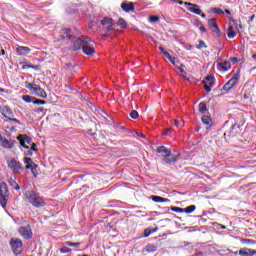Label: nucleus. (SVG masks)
I'll return each instance as SVG.
<instances>
[{"label": "nucleus", "mask_w": 256, "mask_h": 256, "mask_svg": "<svg viewBox=\"0 0 256 256\" xmlns=\"http://www.w3.org/2000/svg\"><path fill=\"white\" fill-rule=\"evenodd\" d=\"M0 145L4 149H13V147H15V141L8 140L7 138L3 137V135H1L0 133Z\"/></svg>", "instance_id": "9"}, {"label": "nucleus", "mask_w": 256, "mask_h": 256, "mask_svg": "<svg viewBox=\"0 0 256 256\" xmlns=\"http://www.w3.org/2000/svg\"><path fill=\"white\" fill-rule=\"evenodd\" d=\"M199 30L201 33H207V28H205V26H200Z\"/></svg>", "instance_id": "54"}, {"label": "nucleus", "mask_w": 256, "mask_h": 256, "mask_svg": "<svg viewBox=\"0 0 256 256\" xmlns=\"http://www.w3.org/2000/svg\"><path fill=\"white\" fill-rule=\"evenodd\" d=\"M23 71L27 69H34V71H41V65L24 64L22 66Z\"/></svg>", "instance_id": "22"}, {"label": "nucleus", "mask_w": 256, "mask_h": 256, "mask_svg": "<svg viewBox=\"0 0 256 256\" xmlns=\"http://www.w3.org/2000/svg\"><path fill=\"white\" fill-rule=\"evenodd\" d=\"M121 8L125 11V13H131V11H135V4L133 2L121 4Z\"/></svg>", "instance_id": "16"}, {"label": "nucleus", "mask_w": 256, "mask_h": 256, "mask_svg": "<svg viewBox=\"0 0 256 256\" xmlns=\"http://www.w3.org/2000/svg\"><path fill=\"white\" fill-rule=\"evenodd\" d=\"M202 123L206 125V129H211V127H213V119L211 118V116H203Z\"/></svg>", "instance_id": "17"}, {"label": "nucleus", "mask_w": 256, "mask_h": 256, "mask_svg": "<svg viewBox=\"0 0 256 256\" xmlns=\"http://www.w3.org/2000/svg\"><path fill=\"white\" fill-rule=\"evenodd\" d=\"M198 110H199V113L201 114L205 113V111H207V103L200 102L198 105Z\"/></svg>", "instance_id": "31"}, {"label": "nucleus", "mask_w": 256, "mask_h": 256, "mask_svg": "<svg viewBox=\"0 0 256 256\" xmlns=\"http://www.w3.org/2000/svg\"><path fill=\"white\" fill-rule=\"evenodd\" d=\"M25 143L31 145V137L27 136L26 134L23 135Z\"/></svg>", "instance_id": "47"}, {"label": "nucleus", "mask_w": 256, "mask_h": 256, "mask_svg": "<svg viewBox=\"0 0 256 256\" xmlns=\"http://www.w3.org/2000/svg\"><path fill=\"white\" fill-rule=\"evenodd\" d=\"M24 163H25V165H33L34 164L33 159H31L29 157L24 158Z\"/></svg>", "instance_id": "45"}, {"label": "nucleus", "mask_w": 256, "mask_h": 256, "mask_svg": "<svg viewBox=\"0 0 256 256\" xmlns=\"http://www.w3.org/2000/svg\"><path fill=\"white\" fill-rule=\"evenodd\" d=\"M10 247L14 255H21L23 253V241L19 238H11Z\"/></svg>", "instance_id": "4"}, {"label": "nucleus", "mask_w": 256, "mask_h": 256, "mask_svg": "<svg viewBox=\"0 0 256 256\" xmlns=\"http://www.w3.org/2000/svg\"><path fill=\"white\" fill-rule=\"evenodd\" d=\"M24 197L32 207H35V209H43V207L47 206L45 198L39 196L35 190H27L24 193Z\"/></svg>", "instance_id": "2"}, {"label": "nucleus", "mask_w": 256, "mask_h": 256, "mask_svg": "<svg viewBox=\"0 0 256 256\" xmlns=\"http://www.w3.org/2000/svg\"><path fill=\"white\" fill-rule=\"evenodd\" d=\"M158 229H159V228H154V229L146 228V229L144 230V237H149V236L152 235V233H157V230H158Z\"/></svg>", "instance_id": "30"}, {"label": "nucleus", "mask_w": 256, "mask_h": 256, "mask_svg": "<svg viewBox=\"0 0 256 256\" xmlns=\"http://www.w3.org/2000/svg\"><path fill=\"white\" fill-rule=\"evenodd\" d=\"M208 25L210 29H212L213 33L217 35V37H221L223 35L221 29H219V25L217 24V20L215 18L209 19Z\"/></svg>", "instance_id": "8"}, {"label": "nucleus", "mask_w": 256, "mask_h": 256, "mask_svg": "<svg viewBox=\"0 0 256 256\" xmlns=\"http://www.w3.org/2000/svg\"><path fill=\"white\" fill-rule=\"evenodd\" d=\"M230 59L233 61V63H239V60L237 58H235V57H232Z\"/></svg>", "instance_id": "58"}, {"label": "nucleus", "mask_w": 256, "mask_h": 256, "mask_svg": "<svg viewBox=\"0 0 256 256\" xmlns=\"http://www.w3.org/2000/svg\"><path fill=\"white\" fill-rule=\"evenodd\" d=\"M22 100H23L25 103H33V101H35V97L30 96V95H24V96L22 97Z\"/></svg>", "instance_id": "32"}, {"label": "nucleus", "mask_w": 256, "mask_h": 256, "mask_svg": "<svg viewBox=\"0 0 256 256\" xmlns=\"http://www.w3.org/2000/svg\"><path fill=\"white\" fill-rule=\"evenodd\" d=\"M196 49H207V44H205V41L199 40V44L196 46Z\"/></svg>", "instance_id": "37"}, {"label": "nucleus", "mask_w": 256, "mask_h": 256, "mask_svg": "<svg viewBox=\"0 0 256 256\" xmlns=\"http://www.w3.org/2000/svg\"><path fill=\"white\" fill-rule=\"evenodd\" d=\"M218 66L221 67L223 71H229V69H231V64H229L227 61L219 63Z\"/></svg>", "instance_id": "29"}, {"label": "nucleus", "mask_w": 256, "mask_h": 256, "mask_svg": "<svg viewBox=\"0 0 256 256\" xmlns=\"http://www.w3.org/2000/svg\"><path fill=\"white\" fill-rule=\"evenodd\" d=\"M130 117H131V119H138V117H139V112H137L136 110H132V111L130 112Z\"/></svg>", "instance_id": "42"}, {"label": "nucleus", "mask_w": 256, "mask_h": 256, "mask_svg": "<svg viewBox=\"0 0 256 256\" xmlns=\"http://www.w3.org/2000/svg\"><path fill=\"white\" fill-rule=\"evenodd\" d=\"M16 51L18 55H29V53H31V48L27 46H18Z\"/></svg>", "instance_id": "19"}, {"label": "nucleus", "mask_w": 256, "mask_h": 256, "mask_svg": "<svg viewBox=\"0 0 256 256\" xmlns=\"http://www.w3.org/2000/svg\"><path fill=\"white\" fill-rule=\"evenodd\" d=\"M9 201V186L5 182L0 183V204L5 209Z\"/></svg>", "instance_id": "3"}, {"label": "nucleus", "mask_w": 256, "mask_h": 256, "mask_svg": "<svg viewBox=\"0 0 256 256\" xmlns=\"http://www.w3.org/2000/svg\"><path fill=\"white\" fill-rule=\"evenodd\" d=\"M184 5L190 7L188 8V11H190V13H194L195 15H201V13H203V10H201V8H199V5L197 4L185 2Z\"/></svg>", "instance_id": "12"}, {"label": "nucleus", "mask_w": 256, "mask_h": 256, "mask_svg": "<svg viewBox=\"0 0 256 256\" xmlns=\"http://www.w3.org/2000/svg\"><path fill=\"white\" fill-rule=\"evenodd\" d=\"M10 123H16L17 125H21V121H19L17 118H11L8 120Z\"/></svg>", "instance_id": "48"}, {"label": "nucleus", "mask_w": 256, "mask_h": 256, "mask_svg": "<svg viewBox=\"0 0 256 256\" xmlns=\"http://www.w3.org/2000/svg\"><path fill=\"white\" fill-rule=\"evenodd\" d=\"M183 65H181V67H180V69H179V71H180V73H185V69H183Z\"/></svg>", "instance_id": "62"}, {"label": "nucleus", "mask_w": 256, "mask_h": 256, "mask_svg": "<svg viewBox=\"0 0 256 256\" xmlns=\"http://www.w3.org/2000/svg\"><path fill=\"white\" fill-rule=\"evenodd\" d=\"M101 25H111L113 23V19L109 17H105L100 21Z\"/></svg>", "instance_id": "33"}, {"label": "nucleus", "mask_w": 256, "mask_h": 256, "mask_svg": "<svg viewBox=\"0 0 256 256\" xmlns=\"http://www.w3.org/2000/svg\"><path fill=\"white\" fill-rule=\"evenodd\" d=\"M241 243L243 245H255V241L251 240V239H242Z\"/></svg>", "instance_id": "38"}, {"label": "nucleus", "mask_w": 256, "mask_h": 256, "mask_svg": "<svg viewBox=\"0 0 256 256\" xmlns=\"http://www.w3.org/2000/svg\"><path fill=\"white\" fill-rule=\"evenodd\" d=\"M238 255L240 256H253L256 255V250L250 248H242L239 250Z\"/></svg>", "instance_id": "15"}, {"label": "nucleus", "mask_w": 256, "mask_h": 256, "mask_svg": "<svg viewBox=\"0 0 256 256\" xmlns=\"http://www.w3.org/2000/svg\"><path fill=\"white\" fill-rule=\"evenodd\" d=\"M32 151H38L37 150V144L32 143V147L30 148Z\"/></svg>", "instance_id": "55"}, {"label": "nucleus", "mask_w": 256, "mask_h": 256, "mask_svg": "<svg viewBox=\"0 0 256 256\" xmlns=\"http://www.w3.org/2000/svg\"><path fill=\"white\" fill-rule=\"evenodd\" d=\"M171 211H174V213H184V209L183 208H179L177 206L171 207Z\"/></svg>", "instance_id": "41"}, {"label": "nucleus", "mask_w": 256, "mask_h": 256, "mask_svg": "<svg viewBox=\"0 0 256 256\" xmlns=\"http://www.w3.org/2000/svg\"><path fill=\"white\" fill-rule=\"evenodd\" d=\"M241 133V126L237 123L233 124L231 128L224 133V136L227 135L230 139L237 137Z\"/></svg>", "instance_id": "7"}, {"label": "nucleus", "mask_w": 256, "mask_h": 256, "mask_svg": "<svg viewBox=\"0 0 256 256\" xmlns=\"http://www.w3.org/2000/svg\"><path fill=\"white\" fill-rule=\"evenodd\" d=\"M18 231L23 239H31L33 237V232L29 227H20Z\"/></svg>", "instance_id": "11"}, {"label": "nucleus", "mask_w": 256, "mask_h": 256, "mask_svg": "<svg viewBox=\"0 0 256 256\" xmlns=\"http://www.w3.org/2000/svg\"><path fill=\"white\" fill-rule=\"evenodd\" d=\"M149 21H150V23H158L159 16H150Z\"/></svg>", "instance_id": "44"}, {"label": "nucleus", "mask_w": 256, "mask_h": 256, "mask_svg": "<svg viewBox=\"0 0 256 256\" xmlns=\"http://www.w3.org/2000/svg\"><path fill=\"white\" fill-rule=\"evenodd\" d=\"M138 137H142V139H145V135H143L142 133H137Z\"/></svg>", "instance_id": "63"}, {"label": "nucleus", "mask_w": 256, "mask_h": 256, "mask_svg": "<svg viewBox=\"0 0 256 256\" xmlns=\"http://www.w3.org/2000/svg\"><path fill=\"white\" fill-rule=\"evenodd\" d=\"M26 87L31 91L32 95H36L37 91H39V88L41 86L37 84L29 83Z\"/></svg>", "instance_id": "21"}, {"label": "nucleus", "mask_w": 256, "mask_h": 256, "mask_svg": "<svg viewBox=\"0 0 256 256\" xmlns=\"http://www.w3.org/2000/svg\"><path fill=\"white\" fill-rule=\"evenodd\" d=\"M0 113L9 121L11 118L15 117V114L13 113V110L9 106H3L0 108Z\"/></svg>", "instance_id": "10"}, {"label": "nucleus", "mask_w": 256, "mask_h": 256, "mask_svg": "<svg viewBox=\"0 0 256 256\" xmlns=\"http://www.w3.org/2000/svg\"><path fill=\"white\" fill-rule=\"evenodd\" d=\"M63 36H61V39H72L73 35H71L70 28H64L62 29Z\"/></svg>", "instance_id": "23"}, {"label": "nucleus", "mask_w": 256, "mask_h": 256, "mask_svg": "<svg viewBox=\"0 0 256 256\" xmlns=\"http://www.w3.org/2000/svg\"><path fill=\"white\" fill-rule=\"evenodd\" d=\"M34 111H35V113H43L44 108L43 107L35 108Z\"/></svg>", "instance_id": "53"}, {"label": "nucleus", "mask_w": 256, "mask_h": 256, "mask_svg": "<svg viewBox=\"0 0 256 256\" xmlns=\"http://www.w3.org/2000/svg\"><path fill=\"white\" fill-rule=\"evenodd\" d=\"M72 51H83L84 55L95 53V42L87 36H80L73 42Z\"/></svg>", "instance_id": "1"}, {"label": "nucleus", "mask_w": 256, "mask_h": 256, "mask_svg": "<svg viewBox=\"0 0 256 256\" xmlns=\"http://www.w3.org/2000/svg\"><path fill=\"white\" fill-rule=\"evenodd\" d=\"M65 245H67V247H80V246H81V243H80V242H76V243H73V242H65Z\"/></svg>", "instance_id": "39"}, {"label": "nucleus", "mask_w": 256, "mask_h": 256, "mask_svg": "<svg viewBox=\"0 0 256 256\" xmlns=\"http://www.w3.org/2000/svg\"><path fill=\"white\" fill-rule=\"evenodd\" d=\"M156 153H160L164 158L165 157H171V149L165 147V146H160L156 149Z\"/></svg>", "instance_id": "14"}, {"label": "nucleus", "mask_w": 256, "mask_h": 256, "mask_svg": "<svg viewBox=\"0 0 256 256\" xmlns=\"http://www.w3.org/2000/svg\"><path fill=\"white\" fill-rule=\"evenodd\" d=\"M243 99H244V101H247V99H249V94L248 93H244Z\"/></svg>", "instance_id": "57"}, {"label": "nucleus", "mask_w": 256, "mask_h": 256, "mask_svg": "<svg viewBox=\"0 0 256 256\" xmlns=\"http://www.w3.org/2000/svg\"><path fill=\"white\" fill-rule=\"evenodd\" d=\"M144 251H146V253H155V251H157V245L147 244L144 248Z\"/></svg>", "instance_id": "24"}, {"label": "nucleus", "mask_w": 256, "mask_h": 256, "mask_svg": "<svg viewBox=\"0 0 256 256\" xmlns=\"http://www.w3.org/2000/svg\"><path fill=\"white\" fill-rule=\"evenodd\" d=\"M61 253H71V248L64 246L60 249Z\"/></svg>", "instance_id": "46"}, {"label": "nucleus", "mask_w": 256, "mask_h": 256, "mask_svg": "<svg viewBox=\"0 0 256 256\" xmlns=\"http://www.w3.org/2000/svg\"><path fill=\"white\" fill-rule=\"evenodd\" d=\"M233 21V23H234V25L236 26V29H238V31H239V29H243V25L241 24V21H237V20H232Z\"/></svg>", "instance_id": "43"}, {"label": "nucleus", "mask_w": 256, "mask_h": 256, "mask_svg": "<svg viewBox=\"0 0 256 256\" xmlns=\"http://www.w3.org/2000/svg\"><path fill=\"white\" fill-rule=\"evenodd\" d=\"M26 169H33V164H28V165H26Z\"/></svg>", "instance_id": "59"}, {"label": "nucleus", "mask_w": 256, "mask_h": 256, "mask_svg": "<svg viewBox=\"0 0 256 256\" xmlns=\"http://www.w3.org/2000/svg\"><path fill=\"white\" fill-rule=\"evenodd\" d=\"M37 167H39V165H37V164H32V173H33V175H34V177H37V174H35V169H37Z\"/></svg>", "instance_id": "49"}, {"label": "nucleus", "mask_w": 256, "mask_h": 256, "mask_svg": "<svg viewBox=\"0 0 256 256\" xmlns=\"http://www.w3.org/2000/svg\"><path fill=\"white\" fill-rule=\"evenodd\" d=\"M179 154H173L170 157H165L162 159V163H165L166 165H175L177 163V159H179Z\"/></svg>", "instance_id": "13"}, {"label": "nucleus", "mask_w": 256, "mask_h": 256, "mask_svg": "<svg viewBox=\"0 0 256 256\" xmlns=\"http://www.w3.org/2000/svg\"><path fill=\"white\" fill-rule=\"evenodd\" d=\"M34 105H47V101L45 100H39V99H34L33 101Z\"/></svg>", "instance_id": "40"}, {"label": "nucleus", "mask_w": 256, "mask_h": 256, "mask_svg": "<svg viewBox=\"0 0 256 256\" xmlns=\"http://www.w3.org/2000/svg\"><path fill=\"white\" fill-rule=\"evenodd\" d=\"M174 127H179V121L178 120H174Z\"/></svg>", "instance_id": "61"}, {"label": "nucleus", "mask_w": 256, "mask_h": 256, "mask_svg": "<svg viewBox=\"0 0 256 256\" xmlns=\"http://www.w3.org/2000/svg\"><path fill=\"white\" fill-rule=\"evenodd\" d=\"M196 206L195 205H190L186 208H184V213H187L188 215L193 213V211H195Z\"/></svg>", "instance_id": "36"}, {"label": "nucleus", "mask_w": 256, "mask_h": 256, "mask_svg": "<svg viewBox=\"0 0 256 256\" xmlns=\"http://www.w3.org/2000/svg\"><path fill=\"white\" fill-rule=\"evenodd\" d=\"M239 77L241 75L239 73H235L233 77L223 86L224 91H231L232 88L239 83Z\"/></svg>", "instance_id": "6"}, {"label": "nucleus", "mask_w": 256, "mask_h": 256, "mask_svg": "<svg viewBox=\"0 0 256 256\" xmlns=\"http://www.w3.org/2000/svg\"><path fill=\"white\" fill-rule=\"evenodd\" d=\"M17 140L20 141V145L21 147H23L24 149H29V146L27 144H25V137L23 136V134H20L18 137H17Z\"/></svg>", "instance_id": "27"}, {"label": "nucleus", "mask_w": 256, "mask_h": 256, "mask_svg": "<svg viewBox=\"0 0 256 256\" xmlns=\"http://www.w3.org/2000/svg\"><path fill=\"white\" fill-rule=\"evenodd\" d=\"M8 169H11L13 173H23V164L15 160V158L10 159L7 162Z\"/></svg>", "instance_id": "5"}, {"label": "nucleus", "mask_w": 256, "mask_h": 256, "mask_svg": "<svg viewBox=\"0 0 256 256\" xmlns=\"http://www.w3.org/2000/svg\"><path fill=\"white\" fill-rule=\"evenodd\" d=\"M8 183L10 187H13V189H15V191H19L21 189V186L17 184V177L15 176L10 177Z\"/></svg>", "instance_id": "18"}, {"label": "nucleus", "mask_w": 256, "mask_h": 256, "mask_svg": "<svg viewBox=\"0 0 256 256\" xmlns=\"http://www.w3.org/2000/svg\"><path fill=\"white\" fill-rule=\"evenodd\" d=\"M118 26L121 27V29H127V22L123 18L118 19Z\"/></svg>", "instance_id": "34"}, {"label": "nucleus", "mask_w": 256, "mask_h": 256, "mask_svg": "<svg viewBox=\"0 0 256 256\" xmlns=\"http://www.w3.org/2000/svg\"><path fill=\"white\" fill-rule=\"evenodd\" d=\"M254 19H255V14H253V15L250 17V21L253 22Z\"/></svg>", "instance_id": "64"}, {"label": "nucleus", "mask_w": 256, "mask_h": 256, "mask_svg": "<svg viewBox=\"0 0 256 256\" xmlns=\"http://www.w3.org/2000/svg\"><path fill=\"white\" fill-rule=\"evenodd\" d=\"M170 61V63H172V65H175V61H176V59L175 58H173V57H171V60H169Z\"/></svg>", "instance_id": "60"}, {"label": "nucleus", "mask_w": 256, "mask_h": 256, "mask_svg": "<svg viewBox=\"0 0 256 256\" xmlns=\"http://www.w3.org/2000/svg\"><path fill=\"white\" fill-rule=\"evenodd\" d=\"M205 79H206V81H208V83H211V81H215L213 75H208V76H206Z\"/></svg>", "instance_id": "51"}, {"label": "nucleus", "mask_w": 256, "mask_h": 256, "mask_svg": "<svg viewBox=\"0 0 256 256\" xmlns=\"http://www.w3.org/2000/svg\"><path fill=\"white\" fill-rule=\"evenodd\" d=\"M37 97H41V99H47V92L43 88H38V91L35 93Z\"/></svg>", "instance_id": "26"}, {"label": "nucleus", "mask_w": 256, "mask_h": 256, "mask_svg": "<svg viewBox=\"0 0 256 256\" xmlns=\"http://www.w3.org/2000/svg\"><path fill=\"white\" fill-rule=\"evenodd\" d=\"M227 35L228 39H235L237 37V32L233 31V26H229Z\"/></svg>", "instance_id": "28"}, {"label": "nucleus", "mask_w": 256, "mask_h": 256, "mask_svg": "<svg viewBox=\"0 0 256 256\" xmlns=\"http://www.w3.org/2000/svg\"><path fill=\"white\" fill-rule=\"evenodd\" d=\"M150 199L152 201H154V203H169V199L168 198H163L161 196L152 195V196H150Z\"/></svg>", "instance_id": "20"}, {"label": "nucleus", "mask_w": 256, "mask_h": 256, "mask_svg": "<svg viewBox=\"0 0 256 256\" xmlns=\"http://www.w3.org/2000/svg\"><path fill=\"white\" fill-rule=\"evenodd\" d=\"M202 83L204 84V89L207 93H211V87L215 86V81H211L207 84V81L203 80Z\"/></svg>", "instance_id": "25"}, {"label": "nucleus", "mask_w": 256, "mask_h": 256, "mask_svg": "<svg viewBox=\"0 0 256 256\" xmlns=\"http://www.w3.org/2000/svg\"><path fill=\"white\" fill-rule=\"evenodd\" d=\"M33 151H34V150H31V148H30V149L27 151V155H28L29 157H32Z\"/></svg>", "instance_id": "56"}, {"label": "nucleus", "mask_w": 256, "mask_h": 256, "mask_svg": "<svg viewBox=\"0 0 256 256\" xmlns=\"http://www.w3.org/2000/svg\"><path fill=\"white\" fill-rule=\"evenodd\" d=\"M159 49H160L161 53H163L164 57H166V59H168V61H171V54H169V52H167L165 50V48L162 46H160Z\"/></svg>", "instance_id": "35"}, {"label": "nucleus", "mask_w": 256, "mask_h": 256, "mask_svg": "<svg viewBox=\"0 0 256 256\" xmlns=\"http://www.w3.org/2000/svg\"><path fill=\"white\" fill-rule=\"evenodd\" d=\"M106 31H107V33H109L110 31H113V23L108 24V26L106 27Z\"/></svg>", "instance_id": "52"}, {"label": "nucleus", "mask_w": 256, "mask_h": 256, "mask_svg": "<svg viewBox=\"0 0 256 256\" xmlns=\"http://www.w3.org/2000/svg\"><path fill=\"white\" fill-rule=\"evenodd\" d=\"M214 13H216V15H221L223 14V11L221 10V8H214Z\"/></svg>", "instance_id": "50"}]
</instances>
